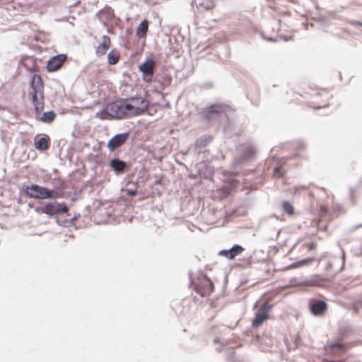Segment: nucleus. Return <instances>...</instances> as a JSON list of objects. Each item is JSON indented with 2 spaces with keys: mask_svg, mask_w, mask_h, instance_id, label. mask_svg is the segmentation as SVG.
Here are the masks:
<instances>
[{
  "mask_svg": "<svg viewBox=\"0 0 362 362\" xmlns=\"http://www.w3.org/2000/svg\"><path fill=\"white\" fill-rule=\"evenodd\" d=\"M327 308V303L322 300H317L310 305L311 312L315 315L322 314L326 311Z\"/></svg>",
  "mask_w": 362,
  "mask_h": 362,
  "instance_id": "nucleus-18",
  "label": "nucleus"
},
{
  "mask_svg": "<svg viewBox=\"0 0 362 362\" xmlns=\"http://www.w3.org/2000/svg\"><path fill=\"white\" fill-rule=\"evenodd\" d=\"M301 189H305V187H301Z\"/></svg>",
  "mask_w": 362,
  "mask_h": 362,
  "instance_id": "nucleus-34",
  "label": "nucleus"
},
{
  "mask_svg": "<svg viewBox=\"0 0 362 362\" xmlns=\"http://www.w3.org/2000/svg\"><path fill=\"white\" fill-rule=\"evenodd\" d=\"M128 139V134H119L113 136L107 144L110 151H114L122 146Z\"/></svg>",
  "mask_w": 362,
  "mask_h": 362,
  "instance_id": "nucleus-9",
  "label": "nucleus"
},
{
  "mask_svg": "<svg viewBox=\"0 0 362 362\" xmlns=\"http://www.w3.org/2000/svg\"><path fill=\"white\" fill-rule=\"evenodd\" d=\"M148 28V21L146 19H144L139 24L138 28H136V35L139 37H144L146 35Z\"/></svg>",
  "mask_w": 362,
  "mask_h": 362,
  "instance_id": "nucleus-20",
  "label": "nucleus"
},
{
  "mask_svg": "<svg viewBox=\"0 0 362 362\" xmlns=\"http://www.w3.org/2000/svg\"><path fill=\"white\" fill-rule=\"evenodd\" d=\"M224 110V105L222 104H214L206 107L203 112V118L206 120H211Z\"/></svg>",
  "mask_w": 362,
  "mask_h": 362,
  "instance_id": "nucleus-12",
  "label": "nucleus"
},
{
  "mask_svg": "<svg viewBox=\"0 0 362 362\" xmlns=\"http://www.w3.org/2000/svg\"><path fill=\"white\" fill-rule=\"evenodd\" d=\"M35 210L37 213L45 214L52 216L67 213L69 208L65 203L60 204L57 202H50L42 204L41 206L36 207Z\"/></svg>",
  "mask_w": 362,
  "mask_h": 362,
  "instance_id": "nucleus-5",
  "label": "nucleus"
},
{
  "mask_svg": "<svg viewBox=\"0 0 362 362\" xmlns=\"http://www.w3.org/2000/svg\"><path fill=\"white\" fill-rule=\"evenodd\" d=\"M20 64L24 66L29 71H37L36 59L33 57L23 56L21 57Z\"/></svg>",
  "mask_w": 362,
  "mask_h": 362,
  "instance_id": "nucleus-15",
  "label": "nucleus"
},
{
  "mask_svg": "<svg viewBox=\"0 0 362 362\" xmlns=\"http://www.w3.org/2000/svg\"><path fill=\"white\" fill-rule=\"evenodd\" d=\"M190 276L191 284L194 291L202 296H209L213 291L214 285L204 273H194Z\"/></svg>",
  "mask_w": 362,
  "mask_h": 362,
  "instance_id": "nucleus-2",
  "label": "nucleus"
},
{
  "mask_svg": "<svg viewBox=\"0 0 362 362\" xmlns=\"http://www.w3.org/2000/svg\"><path fill=\"white\" fill-rule=\"evenodd\" d=\"M120 59V53L116 49H112L107 54L108 63L110 65L116 64Z\"/></svg>",
  "mask_w": 362,
  "mask_h": 362,
  "instance_id": "nucleus-21",
  "label": "nucleus"
},
{
  "mask_svg": "<svg viewBox=\"0 0 362 362\" xmlns=\"http://www.w3.org/2000/svg\"><path fill=\"white\" fill-rule=\"evenodd\" d=\"M23 191L28 197L40 199L56 198L58 194L54 190H50L36 184L25 186Z\"/></svg>",
  "mask_w": 362,
  "mask_h": 362,
  "instance_id": "nucleus-3",
  "label": "nucleus"
},
{
  "mask_svg": "<svg viewBox=\"0 0 362 362\" xmlns=\"http://www.w3.org/2000/svg\"><path fill=\"white\" fill-rule=\"evenodd\" d=\"M28 96L35 107V112L40 113L44 110L45 95L44 82L40 75L35 74L33 76L30 84Z\"/></svg>",
  "mask_w": 362,
  "mask_h": 362,
  "instance_id": "nucleus-1",
  "label": "nucleus"
},
{
  "mask_svg": "<svg viewBox=\"0 0 362 362\" xmlns=\"http://www.w3.org/2000/svg\"><path fill=\"white\" fill-rule=\"evenodd\" d=\"M320 190H322V191H323V192H326V189H325V188H323V187L320 188Z\"/></svg>",
  "mask_w": 362,
  "mask_h": 362,
  "instance_id": "nucleus-33",
  "label": "nucleus"
},
{
  "mask_svg": "<svg viewBox=\"0 0 362 362\" xmlns=\"http://www.w3.org/2000/svg\"><path fill=\"white\" fill-rule=\"evenodd\" d=\"M333 348H339V349H343V347L341 345H339V344H334L333 346Z\"/></svg>",
  "mask_w": 362,
  "mask_h": 362,
  "instance_id": "nucleus-30",
  "label": "nucleus"
},
{
  "mask_svg": "<svg viewBox=\"0 0 362 362\" xmlns=\"http://www.w3.org/2000/svg\"><path fill=\"white\" fill-rule=\"evenodd\" d=\"M194 2L197 6L201 7L204 10H210L214 6L213 0H194Z\"/></svg>",
  "mask_w": 362,
  "mask_h": 362,
  "instance_id": "nucleus-22",
  "label": "nucleus"
},
{
  "mask_svg": "<svg viewBox=\"0 0 362 362\" xmlns=\"http://www.w3.org/2000/svg\"><path fill=\"white\" fill-rule=\"evenodd\" d=\"M112 45L111 39L109 36L104 35L97 39L95 45V52L98 57H103L106 54Z\"/></svg>",
  "mask_w": 362,
  "mask_h": 362,
  "instance_id": "nucleus-8",
  "label": "nucleus"
},
{
  "mask_svg": "<svg viewBox=\"0 0 362 362\" xmlns=\"http://www.w3.org/2000/svg\"><path fill=\"white\" fill-rule=\"evenodd\" d=\"M327 212H328V208L323 204H320L319 206V211H318L319 218L317 220V225L321 222L322 218L327 215Z\"/></svg>",
  "mask_w": 362,
  "mask_h": 362,
  "instance_id": "nucleus-25",
  "label": "nucleus"
},
{
  "mask_svg": "<svg viewBox=\"0 0 362 362\" xmlns=\"http://www.w3.org/2000/svg\"><path fill=\"white\" fill-rule=\"evenodd\" d=\"M56 114L54 111L45 112L42 114L40 120L45 123H51L54 120Z\"/></svg>",
  "mask_w": 362,
  "mask_h": 362,
  "instance_id": "nucleus-23",
  "label": "nucleus"
},
{
  "mask_svg": "<svg viewBox=\"0 0 362 362\" xmlns=\"http://www.w3.org/2000/svg\"><path fill=\"white\" fill-rule=\"evenodd\" d=\"M66 55L59 54L52 57L47 62V69L48 71H55L59 69L65 61L66 60Z\"/></svg>",
  "mask_w": 362,
  "mask_h": 362,
  "instance_id": "nucleus-11",
  "label": "nucleus"
},
{
  "mask_svg": "<svg viewBox=\"0 0 362 362\" xmlns=\"http://www.w3.org/2000/svg\"><path fill=\"white\" fill-rule=\"evenodd\" d=\"M272 305L268 302L263 303L258 309L252 322L253 328L259 327L263 322L269 319V314L271 311Z\"/></svg>",
  "mask_w": 362,
  "mask_h": 362,
  "instance_id": "nucleus-7",
  "label": "nucleus"
},
{
  "mask_svg": "<svg viewBox=\"0 0 362 362\" xmlns=\"http://www.w3.org/2000/svg\"><path fill=\"white\" fill-rule=\"evenodd\" d=\"M303 246L307 250L312 251L317 248V243L315 242H306L303 245Z\"/></svg>",
  "mask_w": 362,
  "mask_h": 362,
  "instance_id": "nucleus-26",
  "label": "nucleus"
},
{
  "mask_svg": "<svg viewBox=\"0 0 362 362\" xmlns=\"http://www.w3.org/2000/svg\"><path fill=\"white\" fill-rule=\"evenodd\" d=\"M313 260V259H304L301 262H297L296 264V265H304V264H307L308 262H310L311 261Z\"/></svg>",
  "mask_w": 362,
  "mask_h": 362,
  "instance_id": "nucleus-28",
  "label": "nucleus"
},
{
  "mask_svg": "<svg viewBox=\"0 0 362 362\" xmlns=\"http://www.w3.org/2000/svg\"><path fill=\"white\" fill-rule=\"evenodd\" d=\"M352 24L353 25H358L362 26V23H361V22H356V23H353Z\"/></svg>",
  "mask_w": 362,
  "mask_h": 362,
  "instance_id": "nucleus-32",
  "label": "nucleus"
},
{
  "mask_svg": "<svg viewBox=\"0 0 362 362\" xmlns=\"http://www.w3.org/2000/svg\"><path fill=\"white\" fill-rule=\"evenodd\" d=\"M244 250L245 249L242 246L235 245L230 249L219 251L218 255L221 257H226L229 260H233L237 256L240 255Z\"/></svg>",
  "mask_w": 362,
  "mask_h": 362,
  "instance_id": "nucleus-13",
  "label": "nucleus"
},
{
  "mask_svg": "<svg viewBox=\"0 0 362 362\" xmlns=\"http://www.w3.org/2000/svg\"><path fill=\"white\" fill-rule=\"evenodd\" d=\"M282 208L288 216H293L294 214V208L292 204L289 202H284L282 204Z\"/></svg>",
  "mask_w": 362,
  "mask_h": 362,
  "instance_id": "nucleus-24",
  "label": "nucleus"
},
{
  "mask_svg": "<svg viewBox=\"0 0 362 362\" xmlns=\"http://www.w3.org/2000/svg\"><path fill=\"white\" fill-rule=\"evenodd\" d=\"M105 114L112 118L130 117L126 100H117L108 104L105 109Z\"/></svg>",
  "mask_w": 362,
  "mask_h": 362,
  "instance_id": "nucleus-4",
  "label": "nucleus"
},
{
  "mask_svg": "<svg viewBox=\"0 0 362 362\" xmlns=\"http://www.w3.org/2000/svg\"><path fill=\"white\" fill-rule=\"evenodd\" d=\"M110 165L111 168L117 173H122L127 167L124 161L120 160L117 158H114L110 160Z\"/></svg>",
  "mask_w": 362,
  "mask_h": 362,
  "instance_id": "nucleus-19",
  "label": "nucleus"
},
{
  "mask_svg": "<svg viewBox=\"0 0 362 362\" xmlns=\"http://www.w3.org/2000/svg\"><path fill=\"white\" fill-rule=\"evenodd\" d=\"M155 66L156 62L152 59H149L139 66V70L143 73L144 78L146 81H151Z\"/></svg>",
  "mask_w": 362,
  "mask_h": 362,
  "instance_id": "nucleus-10",
  "label": "nucleus"
},
{
  "mask_svg": "<svg viewBox=\"0 0 362 362\" xmlns=\"http://www.w3.org/2000/svg\"><path fill=\"white\" fill-rule=\"evenodd\" d=\"M37 138V136L35 138V147L37 150L42 151L49 148V137L47 135H44L38 139Z\"/></svg>",
  "mask_w": 362,
  "mask_h": 362,
  "instance_id": "nucleus-17",
  "label": "nucleus"
},
{
  "mask_svg": "<svg viewBox=\"0 0 362 362\" xmlns=\"http://www.w3.org/2000/svg\"><path fill=\"white\" fill-rule=\"evenodd\" d=\"M130 117L142 115L148 108V101L142 97L127 99Z\"/></svg>",
  "mask_w": 362,
  "mask_h": 362,
  "instance_id": "nucleus-6",
  "label": "nucleus"
},
{
  "mask_svg": "<svg viewBox=\"0 0 362 362\" xmlns=\"http://www.w3.org/2000/svg\"><path fill=\"white\" fill-rule=\"evenodd\" d=\"M329 98V95L325 91L316 94L313 100V103L315 104L314 107L316 108L327 107L328 105Z\"/></svg>",
  "mask_w": 362,
  "mask_h": 362,
  "instance_id": "nucleus-16",
  "label": "nucleus"
},
{
  "mask_svg": "<svg viewBox=\"0 0 362 362\" xmlns=\"http://www.w3.org/2000/svg\"><path fill=\"white\" fill-rule=\"evenodd\" d=\"M136 191H130V192H129V194H130V195H132V196H134V195H135V194H136Z\"/></svg>",
  "mask_w": 362,
  "mask_h": 362,
  "instance_id": "nucleus-31",
  "label": "nucleus"
},
{
  "mask_svg": "<svg viewBox=\"0 0 362 362\" xmlns=\"http://www.w3.org/2000/svg\"><path fill=\"white\" fill-rule=\"evenodd\" d=\"M337 261V262H339L340 260H339V259H333V260H332V263H330V269H334V268H332V264H333V263H335Z\"/></svg>",
  "mask_w": 362,
  "mask_h": 362,
  "instance_id": "nucleus-29",
  "label": "nucleus"
},
{
  "mask_svg": "<svg viewBox=\"0 0 362 362\" xmlns=\"http://www.w3.org/2000/svg\"><path fill=\"white\" fill-rule=\"evenodd\" d=\"M307 285L308 286H323V281L322 280H310L307 283Z\"/></svg>",
  "mask_w": 362,
  "mask_h": 362,
  "instance_id": "nucleus-27",
  "label": "nucleus"
},
{
  "mask_svg": "<svg viewBox=\"0 0 362 362\" xmlns=\"http://www.w3.org/2000/svg\"><path fill=\"white\" fill-rule=\"evenodd\" d=\"M244 250L245 249L242 246L235 245L230 249L219 251L218 255L221 257H226L229 260H233L237 256L240 255Z\"/></svg>",
  "mask_w": 362,
  "mask_h": 362,
  "instance_id": "nucleus-14",
  "label": "nucleus"
}]
</instances>
